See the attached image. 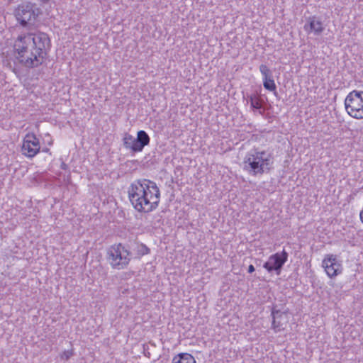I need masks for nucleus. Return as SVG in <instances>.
<instances>
[{"label": "nucleus", "instance_id": "a211bd4d", "mask_svg": "<svg viewBox=\"0 0 363 363\" xmlns=\"http://www.w3.org/2000/svg\"><path fill=\"white\" fill-rule=\"evenodd\" d=\"M255 272V267L252 264H250L249 267H248V272L249 273H252Z\"/></svg>", "mask_w": 363, "mask_h": 363}, {"label": "nucleus", "instance_id": "7ed1b4c3", "mask_svg": "<svg viewBox=\"0 0 363 363\" xmlns=\"http://www.w3.org/2000/svg\"><path fill=\"white\" fill-rule=\"evenodd\" d=\"M242 164L243 169L250 175L261 176L272 169L273 157L264 150L255 149L245 155Z\"/></svg>", "mask_w": 363, "mask_h": 363}, {"label": "nucleus", "instance_id": "39448f33", "mask_svg": "<svg viewBox=\"0 0 363 363\" xmlns=\"http://www.w3.org/2000/svg\"><path fill=\"white\" fill-rule=\"evenodd\" d=\"M346 113L356 120H363V91L352 90L344 101Z\"/></svg>", "mask_w": 363, "mask_h": 363}, {"label": "nucleus", "instance_id": "dca6fc26", "mask_svg": "<svg viewBox=\"0 0 363 363\" xmlns=\"http://www.w3.org/2000/svg\"><path fill=\"white\" fill-rule=\"evenodd\" d=\"M251 107L255 109H260L262 107V100L257 95H251L250 96Z\"/></svg>", "mask_w": 363, "mask_h": 363}, {"label": "nucleus", "instance_id": "ddd939ff", "mask_svg": "<svg viewBox=\"0 0 363 363\" xmlns=\"http://www.w3.org/2000/svg\"><path fill=\"white\" fill-rule=\"evenodd\" d=\"M123 141L124 147L126 149L130 150L133 152H139L136 138H134L132 135L125 133L124 135Z\"/></svg>", "mask_w": 363, "mask_h": 363}, {"label": "nucleus", "instance_id": "423d86ee", "mask_svg": "<svg viewBox=\"0 0 363 363\" xmlns=\"http://www.w3.org/2000/svg\"><path fill=\"white\" fill-rule=\"evenodd\" d=\"M40 150V143L35 134L33 133H26L22 140V154L28 158H33L39 153Z\"/></svg>", "mask_w": 363, "mask_h": 363}, {"label": "nucleus", "instance_id": "9b49d317", "mask_svg": "<svg viewBox=\"0 0 363 363\" xmlns=\"http://www.w3.org/2000/svg\"><path fill=\"white\" fill-rule=\"evenodd\" d=\"M259 72L262 76L263 86L265 89L276 93L277 86L272 76V72L269 68L265 65L259 66Z\"/></svg>", "mask_w": 363, "mask_h": 363}, {"label": "nucleus", "instance_id": "1a4fd4ad", "mask_svg": "<svg viewBox=\"0 0 363 363\" xmlns=\"http://www.w3.org/2000/svg\"><path fill=\"white\" fill-rule=\"evenodd\" d=\"M288 259V253L284 250L281 252H276L268 258L263 267L268 272H276L277 275L281 273L283 265Z\"/></svg>", "mask_w": 363, "mask_h": 363}, {"label": "nucleus", "instance_id": "f8f14e48", "mask_svg": "<svg viewBox=\"0 0 363 363\" xmlns=\"http://www.w3.org/2000/svg\"><path fill=\"white\" fill-rule=\"evenodd\" d=\"M304 30L308 33L320 34L324 30V26L321 20L313 16L308 18L307 23L304 25Z\"/></svg>", "mask_w": 363, "mask_h": 363}, {"label": "nucleus", "instance_id": "4468645a", "mask_svg": "<svg viewBox=\"0 0 363 363\" xmlns=\"http://www.w3.org/2000/svg\"><path fill=\"white\" fill-rule=\"evenodd\" d=\"M136 140L140 152L143 151L145 146L149 145L150 138L145 130H139L137 133Z\"/></svg>", "mask_w": 363, "mask_h": 363}, {"label": "nucleus", "instance_id": "f257e3e1", "mask_svg": "<svg viewBox=\"0 0 363 363\" xmlns=\"http://www.w3.org/2000/svg\"><path fill=\"white\" fill-rule=\"evenodd\" d=\"M51 45L50 38L45 32L21 33L12 41L11 55L22 67L37 68L46 61Z\"/></svg>", "mask_w": 363, "mask_h": 363}, {"label": "nucleus", "instance_id": "f3484780", "mask_svg": "<svg viewBox=\"0 0 363 363\" xmlns=\"http://www.w3.org/2000/svg\"><path fill=\"white\" fill-rule=\"evenodd\" d=\"M138 251L140 255H145L150 253V249L144 244H140L138 247Z\"/></svg>", "mask_w": 363, "mask_h": 363}, {"label": "nucleus", "instance_id": "6e6552de", "mask_svg": "<svg viewBox=\"0 0 363 363\" xmlns=\"http://www.w3.org/2000/svg\"><path fill=\"white\" fill-rule=\"evenodd\" d=\"M322 267L327 276L335 278L342 272L341 263L337 260V256L333 254H327L322 260Z\"/></svg>", "mask_w": 363, "mask_h": 363}, {"label": "nucleus", "instance_id": "0eeeda50", "mask_svg": "<svg viewBox=\"0 0 363 363\" xmlns=\"http://www.w3.org/2000/svg\"><path fill=\"white\" fill-rule=\"evenodd\" d=\"M14 15L16 20L23 27L35 22L38 17V14L35 13L30 4L19 5L16 9Z\"/></svg>", "mask_w": 363, "mask_h": 363}, {"label": "nucleus", "instance_id": "20e7f679", "mask_svg": "<svg viewBox=\"0 0 363 363\" xmlns=\"http://www.w3.org/2000/svg\"><path fill=\"white\" fill-rule=\"evenodd\" d=\"M107 256L112 268L123 269L130 261V252L121 243L112 245L107 251Z\"/></svg>", "mask_w": 363, "mask_h": 363}, {"label": "nucleus", "instance_id": "9d476101", "mask_svg": "<svg viewBox=\"0 0 363 363\" xmlns=\"http://www.w3.org/2000/svg\"><path fill=\"white\" fill-rule=\"evenodd\" d=\"M272 328L274 332H279L284 330V326L289 322V313L287 311H280L274 308L272 311Z\"/></svg>", "mask_w": 363, "mask_h": 363}, {"label": "nucleus", "instance_id": "f03ea898", "mask_svg": "<svg viewBox=\"0 0 363 363\" xmlns=\"http://www.w3.org/2000/svg\"><path fill=\"white\" fill-rule=\"evenodd\" d=\"M128 197L133 208L140 213L148 214L157 210L161 201L157 184L147 179L133 181L128 188Z\"/></svg>", "mask_w": 363, "mask_h": 363}, {"label": "nucleus", "instance_id": "2eb2a0df", "mask_svg": "<svg viewBox=\"0 0 363 363\" xmlns=\"http://www.w3.org/2000/svg\"><path fill=\"white\" fill-rule=\"evenodd\" d=\"M172 363H196V361L192 354L182 352L173 357Z\"/></svg>", "mask_w": 363, "mask_h": 363}]
</instances>
